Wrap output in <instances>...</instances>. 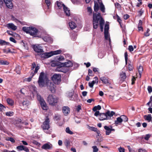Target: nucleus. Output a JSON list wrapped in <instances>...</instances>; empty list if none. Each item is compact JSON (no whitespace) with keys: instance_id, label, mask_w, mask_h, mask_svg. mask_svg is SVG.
Instances as JSON below:
<instances>
[{"instance_id":"obj_3","label":"nucleus","mask_w":152,"mask_h":152,"mask_svg":"<svg viewBox=\"0 0 152 152\" xmlns=\"http://www.w3.org/2000/svg\"><path fill=\"white\" fill-rule=\"evenodd\" d=\"M23 30L27 33H28L30 35L35 36L37 32V30L35 28L32 27H23Z\"/></svg>"},{"instance_id":"obj_13","label":"nucleus","mask_w":152,"mask_h":152,"mask_svg":"<svg viewBox=\"0 0 152 152\" xmlns=\"http://www.w3.org/2000/svg\"><path fill=\"white\" fill-rule=\"evenodd\" d=\"M72 66V63L70 61H69L65 63H61L60 66L61 67H63L61 69H62L64 67H70Z\"/></svg>"},{"instance_id":"obj_16","label":"nucleus","mask_w":152,"mask_h":152,"mask_svg":"<svg viewBox=\"0 0 152 152\" xmlns=\"http://www.w3.org/2000/svg\"><path fill=\"white\" fill-rule=\"evenodd\" d=\"M62 111L64 114L66 115L68 114L70 112V109L69 107L64 106L62 108Z\"/></svg>"},{"instance_id":"obj_19","label":"nucleus","mask_w":152,"mask_h":152,"mask_svg":"<svg viewBox=\"0 0 152 152\" xmlns=\"http://www.w3.org/2000/svg\"><path fill=\"white\" fill-rule=\"evenodd\" d=\"M42 39L46 42H51L52 41L51 38L48 34L46 35L44 37H42Z\"/></svg>"},{"instance_id":"obj_59","label":"nucleus","mask_w":152,"mask_h":152,"mask_svg":"<svg viewBox=\"0 0 152 152\" xmlns=\"http://www.w3.org/2000/svg\"><path fill=\"white\" fill-rule=\"evenodd\" d=\"M39 66H37L36 67L35 71H34V73H37L38 70L39 69Z\"/></svg>"},{"instance_id":"obj_22","label":"nucleus","mask_w":152,"mask_h":152,"mask_svg":"<svg viewBox=\"0 0 152 152\" xmlns=\"http://www.w3.org/2000/svg\"><path fill=\"white\" fill-rule=\"evenodd\" d=\"M62 52V51L61 50H56L51 51L50 52L51 56L53 55H56L60 54Z\"/></svg>"},{"instance_id":"obj_40","label":"nucleus","mask_w":152,"mask_h":152,"mask_svg":"<svg viewBox=\"0 0 152 152\" xmlns=\"http://www.w3.org/2000/svg\"><path fill=\"white\" fill-rule=\"evenodd\" d=\"M9 63L7 61H4L3 60L0 61V64L7 65Z\"/></svg>"},{"instance_id":"obj_57","label":"nucleus","mask_w":152,"mask_h":152,"mask_svg":"<svg viewBox=\"0 0 152 152\" xmlns=\"http://www.w3.org/2000/svg\"><path fill=\"white\" fill-rule=\"evenodd\" d=\"M115 6L117 8H119L121 7L120 4L118 3H116L115 4Z\"/></svg>"},{"instance_id":"obj_56","label":"nucleus","mask_w":152,"mask_h":152,"mask_svg":"<svg viewBox=\"0 0 152 152\" xmlns=\"http://www.w3.org/2000/svg\"><path fill=\"white\" fill-rule=\"evenodd\" d=\"M10 41H11L12 42H13L15 43H16V41L15 40V39L13 37H10Z\"/></svg>"},{"instance_id":"obj_38","label":"nucleus","mask_w":152,"mask_h":152,"mask_svg":"<svg viewBox=\"0 0 152 152\" xmlns=\"http://www.w3.org/2000/svg\"><path fill=\"white\" fill-rule=\"evenodd\" d=\"M66 132L68 134H72L73 132L72 131L70 130L69 128V127H67L66 129Z\"/></svg>"},{"instance_id":"obj_36","label":"nucleus","mask_w":152,"mask_h":152,"mask_svg":"<svg viewBox=\"0 0 152 152\" xmlns=\"http://www.w3.org/2000/svg\"><path fill=\"white\" fill-rule=\"evenodd\" d=\"M2 50H3V52L4 53H5L6 54H7L11 52L10 50L9 49V48H7V49H6V48L3 49H2Z\"/></svg>"},{"instance_id":"obj_35","label":"nucleus","mask_w":152,"mask_h":152,"mask_svg":"<svg viewBox=\"0 0 152 152\" xmlns=\"http://www.w3.org/2000/svg\"><path fill=\"white\" fill-rule=\"evenodd\" d=\"M7 103L10 105H12L13 104V100L10 99L8 98L7 99Z\"/></svg>"},{"instance_id":"obj_5","label":"nucleus","mask_w":152,"mask_h":152,"mask_svg":"<svg viewBox=\"0 0 152 152\" xmlns=\"http://www.w3.org/2000/svg\"><path fill=\"white\" fill-rule=\"evenodd\" d=\"M54 83L51 82L50 81H48L47 83V86L48 88L52 93L55 92L56 86Z\"/></svg>"},{"instance_id":"obj_60","label":"nucleus","mask_w":152,"mask_h":152,"mask_svg":"<svg viewBox=\"0 0 152 152\" xmlns=\"http://www.w3.org/2000/svg\"><path fill=\"white\" fill-rule=\"evenodd\" d=\"M128 68L130 71L132 70L133 69V67L132 65L130 64H129L128 65Z\"/></svg>"},{"instance_id":"obj_29","label":"nucleus","mask_w":152,"mask_h":152,"mask_svg":"<svg viewBox=\"0 0 152 152\" xmlns=\"http://www.w3.org/2000/svg\"><path fill=\"white\" fill-rule=\"evenodd\" d=\"M99 8H100V10L102 12H105V7L104 5L102 3L100 4L99 5Z\"/></svg>"},{"instance_id":"obj_48","label":"nucleus","mask_w":152,"mask_h":152,"mask_svg":"<svg viewBox=\"0 0 152 152\" xmlns=\"http://www.w3.org/2000/svg\"><path fill=\"white\" fill-rule=\"evenodd\" d=\"M151 135L149 134H147L146 135L145 137H144V139L146 140H148L149 138L151 137Z\"/></svg>"},{"instance_id":"obj_49","label":"nucleus","mask_w":152,"mask_h":152,"mask_svg":"<svg viewBox=\"0 0 152 152\" xmlns=\"http://www.w3.org/2000/svg\"><path fill=\"white\" fill-rule=\"evenodd\" d=\"M88 12H89V15H91L92 13V9L91 7H88L87 8Z\"/></svg>"},{"instance_id":"obj_15","label":"nucleus","mask_w":152,"mask_h":152,"mask_svg":"<svg viewBox=\"0 0 152 152\" xmlns=\"http://www.w3.org/2000/svg\"><path fill=\"white\" fill-rule=\"evenodd\" d=\"M33 48L34 50L38 53L42 52L43 51L42 47L39 45H33Z\"/></svg>"},{"instance_id":"obj_23","label":"nucleus","mask_w":152,"mask_h":152,"mask_svg":"<svg viewBox=\"0 0 152 152\" xmlns=\"http://www.w3.org/2000/svg\"><path fill=\"white\" fill-rule=\"evenodd\" d=\"M105 113L107 116V118L108 117H111L115 114V112L113 111H111L110 112V111H107Z\"/></svg>"},{"instance_id":"obj_28","label":"nucleus","mask_w":152,"mask_h":152,"mask_svg":"<svg viewBox=\"0 0 152 152\" xmlns=\"http://www.w3.org/2000/svg\"><path fill=\"white\" fill-rule=\"evenodd\" d=\"M100 79L101 80L102 82L104 84H106L109 83L108 80L106 77H100Z\"/></svg>"},{"instance_id":"obj_10","label":"nucleus","mask_w":152,"mask_h":152,"mask_svg":"<svg viewBox=\"0 0 152 152\" xmlns=\"http://www.w3.org/2000/svg\"><path fill=\"white\" fill-rule=\"evenodd\" d=\"M94 10L96 12L99 9V5L100 4L102 3L101 0H94Z\"/></svg>"},{"instance_id":"obj_2","label":"nucleus","mask_w":152,"mask_h":152,"mask_svg":"<svg viewBox=\"0 0 152 152\" xmlns=\"http://www.w3.org/2000/svg\"><path fill=\"white\" fill-rule=\"evenodd\" d=\"M47 101L49 105L52 106H55L58 103V99L56 96L50 94L47 98Z\"/></svg>"},{"instance_id":"obj_61","label":"nucleus","mask_w":152,"mask_h":152,"mask_svg":"<svg viewBox=\"0 0 152 152\" xmlns=\"http://www.w3.org/2000/svg\"><path fill=\"white\" fill-rule=\"evenodd\" d=\"M31 77H29L27 78H26L25 79V81H27L28 82L31 81Z\"/></svg>"},{"instance_id":"obj_4","label":"nucleus","mask_w":152,"mask_h":152,"mask_svg":"<svg viewBox=\"0 0 152 152\" xmlns=\"http://www.w3.org/2000/svg\"><path fill=\"white\" fill-rule=\"evenodd\" d=\"M57 6L59 9H61L63 7L64 10L67 16H69L70 15V10L62 2L57 1L56 2Z\"/></svg>"},{"instance_id":"obj_26","label":"nucleus","mask_w":152,"mask_h":152,"mask_svg":"<svg viewBox=\"0 0 152 152\" xmlns=\"http://www.w3.org/2000/svg\"><path fill=\"white\" fill-rule=\"evenodd\" d=\"M122 119L121 117H118L117 118L116 120L115 121V124L116 125L120 124L122 122Z\"/></svg>"},{"instance_id":"obj_17","label":"nucleus","mask_w":152,"mask_h":152,"mask_svg":"<svg viewBox=\"0 0 152 152\" xmlns=\"http://www.w3.org/2000/svg\"><path fill=\"white\" fill-rule=\"evenodd\" d=\"M6 26L9 29H10L15 31L17 29V27L12 23H9L7 24Z\"/></svg>"},{"instance_id":"obj_32","label":"nucleus","mask_w":152,"mask_h":152,"mask_svg":"<svg viewBox=\"0 0 152 152\" xmlns=\"http://www.w3.org/2000/svg\"><path fill=\"white\" fill-rule=\"evenodd\" d=\"M30 102L29 101L26 100V101H24L22 102V105L23 106L26 107H27L28 105L29 104Z\"/></svg>"},{"instance_id":"obj_47","label":"nucleus","mask_w":152,"mask_h":152,"mask_svg":"<svg viewBox=\"0 0 152 152\" xmlns=\"http://www.w3.org/2000/svg\"><path fill=\"white\" fill-rule=\"evenodd\" d=\"M125 58V60L126 63L127 64L128 60V55L127 52H125L124 53Z\"/></svg>"},{"instance_id":"obj_43","label":"nucleus","mask_w":152,"mask_h":152,"mask_svg":"<svg viewBox=\"0 0 152 152\" xmlns=\"http://www.w3.org/2000/svg\"><path fill=\"white\" fill-rule=\"evenodd\" d=\"M9 43L6 42L5 41L3 40H1L0 41V44L1 45H8Z\"/></svg>"},{"instance_id":"obj_12","label":"nucleus","mask_w":152,"mask_h":152,"mask_svg":"<svg viewBox=\"0 0 152 152\" xmlns=\"http://www.w3.org/2000/svg\"><path fill=\"white\" fill-rule=\"evenodd\" d=\"M3 1L7 7L10 9H12L13 5L11 0H3Z\"/></svg>"},{"instance_id":"obj_31","label":"nucleus","mask_w":152,"mask_h":152,"mask_svg":"<svg viewBox=\"0 0 152 152\" xmlns=\"http://www.w3.org/2000/svg\"><path fill=\"white\" fill-rule=\"evenodd\" d=\"M104 34L105 39L106 40H109L110 42V39L109 37V34L108 32H104Z\"/></svg>"},{"instance_id":"obj_58","label":"nucleus","mask_w":152,"mask_h":152,"mask_svg":"<svg viewBox=\"0 0 152 152\" xmlns=\"http://www.w3.org/2000/svg\"><path fill=\"white\" fill-rule=\"evenodd\" d=\"M95 112L94 114V115L95 116H97L98 115L99 116V114L100 113H99V111H95Z\"/></svg>"},{"instance_id":"obj_20","label":"nucleus","mask_w":152,"mask_h":152,"mask_svg":"<svg viewBox=\"0 0 152 152\" xmlns=\"http://www.w3.org/2000/svg\"><path fill=\"white\" fill-rule=\"evenodd\" d=\"M51 56L50 52L49 53H45L41 54V57L44 58H48Z\"/></svg>"},{"instance_id":"obj_45","label":"nucleus","mask_w":152,"mask_h":152,"mask_svg":"<svg viewBox=\"0 0 152 152\" xmlns=\"http://www.w3.org/2000/svg\"><path fill=\"white\" fill-rule=\"evenodd\" d=\"M94 79H95V80H93L92 81L91 83H92L94 85V84H95L96 83H98V78L97 77H95L94 78Z\"/></svg>"},{"instance_id":"obj_51","label":"nucleus","mask_w":152,"mask_h":152,"mask_svg":"<svg viewBox=\"0 0 152 152\" xmlns=\"http://www.w3.org/2000/svg\"><path fill=\"white\" fill-rule=\"evenodd\" d=\"M129 50L130 52L134 50V48L132 45H129Z\"/></svg>"},{"instance_id":"obj_37","label":"nucleus","mask_w":152,"mask_h":152,"mask_svg":"<svg viewBox=\"0 0 152 152\" xmlns=\"http://www.w3.org/2000/svg\"><path fill=\"white\" fill-rule=\"evenodd\" d=\"M37 99L38 101L39 102H42V101H43L44 99L41 96L38 94H37Z\"/></svg>"},{"instance_id":"obj_54","label":"nucleus","mask_w":152,"mask_h":152,"mask_svg":"<svg viewBox=\"0 0 152 152\" xmlns=\"http://www.w3.org/2000/svg\"><path fill=\"white\" fill-rule=\"evenodd\" d=\"M45 3L47 5V6L48 7H49L50 5V0H45Z\"/></svg>"},{"instance_id":"obj_55","label":"nucleus","mask_w":152,"mask_h":152,"mask_svg":"<svg viewBox=\"0 0 152 152\" xmlns=\"http://www.w3.org/2000/svg\"><path fill=\"white\" fill-rule=\"evenodd\" d=\"M54 118L55 120L57 121L60 119V116L59 115H56L55 116Z\"/></svg>"},{"instance_id":"obj_42","label":"nucleus","mask_w":152,"mask_h":152,"mask_svg":"<svg viewBox=\"0 0 152 152\" xmlns=\"http://www.w3.org/2000/svg\"><path fill=\"white\" fill-rule=\"evenodd\" d=\"M109 29V26L108 24H106L105 25L104 29V32H108Z\"/></svg>"},{"instance_id":"obj_24","label":"nucleus","mask_w":152,"mask_h":152,"mask_svg":"<svg viewBox=\"0 0 152 152\" xmlns=\"http://www.w3.org/2000/svg\"><path fill=\"white\" fill-rule=\"evenodd\" d=\"M69 25L70 28L72 29H74L76 27L75 23L73 21H71L69 23Z\"/></svg>"},{"instance_id":"obj_39","label":"nucleus","mask_w":152,"mask_h":152,"mask_svg":"<svg viewBox=\"0 0 152 152\" xmlns=\"http://www.w3.org/2000/svg\"><path fill=\"white\" fill-rule=\"evenodd\" d=\"M120 77L123 80L125 79L126 78V73L122 72L120 74Z\"/></svg>"},{"instance_id":"obj_41","label":"nucleus","mask_w":152,"mask_h":152,"mask_svg":"<svg viewBox=\"0 0 152 152\" xmlns=\"http://www.w3.org/2000/svg\"><path fill=\"white\" fill-rule=\"evenodd\" d=\"M5 115L7 116H11L13 115V112L12 111L7 112L5 113Z\"/></svg>"},{"instance_id":"obj_50","label":"nucleus","mask_w":152,"mask_h":152,"mask_svg":"<svg viewBox=\"0 0 152 152\" xmlns=\"http://www.w3.org/2000/svg\"><path fill=\"white\" fill-rule=\"evenodd\" d=\"M148 90L149 93H151L152 92V88L151 86H149L148 87Z\"/></svg>"},{"instance_id":"obj_18","label":"nucleus","mask_w":152,"mask_h":152,"mask_svg":"<svg viewBox=\"0 0 152 152\" xmlns=\"http://www.w3.org/2000/svg\"><path fill=\"white\" fill-rule=\"evenodd\" d=\"M40 103L43 110H48V107L45 100L40 102Z\"/></svg>"},{"instance_id":"obj_63","label":"nucleus","mask_w":152,"mask_h":152,"mask_svg":"<svg viewBox=\"0 0 152 152\" xmlns=\"http://www.w3.org/2000/svg\"><path fill=\"white\" fill-rule=\"evenodd\" d=\"M119 152H124V149L121 147L119 148Z\"/></svg>"},{"instance_id":"obj_11","label":"nucleus","mask_w":152,"mask_h":152,"mask_svg":"<svg viewBox=\"0 0 152 152\" xmlns=\"http://www.w3.org/2000/svg\"><path fill=\"white\" fill-rule=\"evenodd\" d=\"M16 149L18 151L23 150L26 152H28L29 151V149L26 146L23 145H20L17 146Z\"/></svg>"},{"instance_id":"obj_30","label":"nucleus","mask_w":152,"mask_h":152,"mask_svg":"<svg viewBox=\"0 0 152 152\" xmlns=\"http://www.w3.org/2000/svg\"><path fill=\"white\" fill-rule=\"evenodd\" d=\"M61 63L58 62L56 61H54L52 62L51 66H60Z\"/></svg>"},{"instance_id":"obj_46","label":"nucleus","mask_w":152,"mask_h":152,"mask_svg":"<svg viewBox=\"0 0 152 152\" xmlns=\"http://www.w3.org/2000/svg\"><path fill=\"white\" fill-rule=\"evenodd\" d=\"M93 148V152H97L98 151V149L97 148V147L96 146H93L92 147Z\"/></svg>"},{"instance_id":"obj_14","label":"nucleus","mask_w":152,"mask_h":152,"mask_svg":"<svg viewBox=\"0 0 152 152\" xmlns=\"http://www.w3.org/2000/svg\"><path fill=\"white\" fill-rule=\"evenodd\" d=\"M53 145L50 142H48L44 144L42 148L45 150L50 149L52 148Z\"/></svg>"},{"instance_id":"obj_1","label":"nucleus","mask_w":152,"mask_h":152,"mask_svg":"<svg viewBox=\"0 0 152 152\" xmlns=\"http://www.w3.org/2000/svg\"><path fill=\"white\" fill-rule=\"evenodd\" d=\"M101 31H103V27L104 23V21L101 16L99 13H94L93 15V28L96 29L98 26V22Z\"/></svg>"},{"instance_id":"obj_27","label":"nucleus","mask_w":152,"mask_h":152,"mask_svg":"<svg viewBox=\"0 0 152 152\" xmlns=\"http://www.w3.org/2000/svg\"><path fill=\"white\" fill-rule=\"evenodd\" d=\"M144 118L145 120L149 122L151 121L152 119L151 115L149 114L148 115H145L144 116Z\"/></svg>"},{"instance_id":"obj_8","label":"nucleus","mask_w":152,"mask_h":152,"mask_svg":"<svg viewBox=\"0 0 152 152\" xmlns=\"http://www.w3.org/2000/svg\"><path fill=\"white\" fill-rule=\"evenodd\" d=\"M49 119L47 117L46 118L45 121L43 122V125L42 126V128L43 130H48L50 128ZM47 133H49V132H45Z\"/></svg>"},{"instance_id":"obj_44","label":"nucleus","mask_w":152,"mask_h":152,"mask_svg":"<svg viewBox=\"0 0 152 152\" xmlns=\"http://www.w3.org/2000/svg\"><path fill=\"white\" fill-rule=\"evenodd\" d=\"M121 117L122 119V121H124V122H126L128 121V118L125 115H122Z\"/></svg>"},{"instance_id":"obj_34","label":"nucleus","mask_w":152,"mask_h":152,"mask_svg":"<svg viewBox=\"0 0 152 152\" xmlns=\"http://www.w3.org/2000/svg\"><path fill=\"white\" fill-rule=\"evenodd\" d=\"M101 108V106L99 105H98L97 106L94 107L93 109V110L94 111H95L96 110L97 111V110H100Z\"/></svg>"},{"instance_id":"obj_21","label":"nucleus","mask_w":152,"mask_h":152,"mask_svg":"<svg viewBox=\"0 0 152 152\" xmlns=\"http://www.w3.org/2000/svg\"><path fill=\"white\" fill-rule=\"evenodd\" d=\"M99 120H104L107 119V116L105 113H100L99 116Z\"/></svg>"},{"instance_id":"obj_9","label":"nucleus","mask_w":152,"mask_h":152,"mask_svg":"<svg viewBox=\"0 0 152 152\" xmlns=\"http://www.w3.org/2000/svg\"><path fill=\"white\" fill-rule=\"evenodd\" d=\"M104 127L105 130V134L107 135H109L111 133L112 131H115V129H113V126L111 125L104 126Z\"/></svg>"},{"instance_id":"obj_53","label":"nucleus","mask_w":152,"mask_h":152,"mask_svg":"<svg viewBox=\"0 0 152 152\" xmlns=\"http://www.w3.org/2000/svg\"><path fill=\"white\" fill-rule=\"evenodd\" d=\"M93 72L90 69H89L88 70V74L90 76H93V75H92Z\"/></svg>"},{"instance_id":"obj_33","label":"nucleus","mask_w":152,"mask_h":152,"mask_svg":"<svg viewBox=\"0 0 152 152\" xmlns=\"http://www.w3.org/2000/svg\"><path fill=\"white\" fill-rule=\"evenodd\" d=\"M138 72L140 77L141 76L143 70V68L142 66H140L138 68Z\"/></svg>"},{"instance_id":"obj_7","label":"nucleus","mask_w":152,"mask_h":152,"mask_svg":"<svg viewBox=\"0 0 152 152\" xmlns=\"http://www.w3.org/2000/svg\"><path fill=\"white\" fill-rule=\"evenodd\" d=\"M44 73L42 72L39 75V80L38 83L39 86L41 87L44 86L45 85V82L44 81Z\"/></svg>"},{"instance_id":"obj_6","label":"nucleus","mask_w":152,"mask_h":152,"mask_svg":"<svg viewBox=\"0 0 152 152\" xmlns=\"http://www.w3.org/2000/svg\"><path fill=\"white\" fill-rule=\"evenodd\" d=\"M61 76L60 74H55L51 77V79L55 84H58L61 81Z\"/></svg>"},{"instance_id":"obj_62","label":"nucleus","mask_w":152,"mask_h":152,"mask_svg":"<svg viewBox=\"0 0 152 152\" xmlns=\"http://www.w3.org/2000/svg\"><path fill=\"white\" fill-rule=\"evenodd\" d=\"M144 11L142 10H141L140 11H139V16H141L142 14L143 13Z\"/></svg>"},{"instance_id":"obj_64","label":"nucleus","mask_w":152,"mask_h":152,"mask_svg":"<svg viewBox=\"0 0 152 152\" xmlns=\"http://www.w3.org/2000/svg\"><path fill=\"white\" fill-rule=\"evenodd\" d=\"M139 152H146V151L144 149H143L142 148L139 149L138 150Z\"/></svg>"},{"instance_id":"obj_25","label":"nucleus","mask_w":152,"mask_h":152,"mask_svg":"<svg viewBox=\"0 0 152 152\" xmlns=\"http://www.w3.org/2000/svg\"><path fill=\"white\" fill-rule=\"evenodd\" d=\"M89 129L92 131L96 132L98 134V135L99 136L100 131L96 128L94 127H89Z\"/></svg>"},{"instance_id":"obj_52","label":"nucleus","mask_w":152,"mask_h":152,"mask_svg":"<svg viewBox=\"0 0 152 152\" xmlns=\"http://www.w3.org/2000/svg\"><path fill=\"white\" fill-rule=\"evenodd\" d=\"M151 104V107H152V98L151 97L150 98V99L149 101L147 103V105H149V104Z\"/></svg>"}]
</instances>
